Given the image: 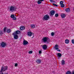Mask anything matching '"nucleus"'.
Listing matches in <instances>:
<instances>
[{
	"label": "nucleus",
	"instance_id": "nucleus-10",
	"mask_svg": "<svg viewBox=\"0 0 74 74\" xmlns=\"http://www.w3.org/2000/svg\"><path fill=\"white\" fill-rule=\"evenodd\" d=\"M50 14L51 16H52V15H53L55 14V11L53 10H51L50 12Z\"/></svg>",
	"mask_w": 74,
	"mask_h": 74
},
{
	"label": "nucleus",
	"instance_id": "nucleus-39",
	"mask_svg": "<svg viewBox=\"0 0 74 74\" xmlns=\"http://www.w3.org/2000/svg\"><path fill=\"white\" fill-rule=\"evenodd\" d=\"M72 74H74V71H73L72 72Z\"/></svg>",
	"mask_w": 74,
	"mask_h": 74
},
{
	"label": "nucleus",
	"instance_id": "nucleus-36",
	"mask_svg": "<svg viewBox=\"0 0 74 74\" xmlns=\"http://www.w3.org/2000/svg\"><path fill=\"white\" fill-rule=\"evenodd\" d=\"M50 2H51V3H53V2H54L53 1V0H50Z\"/></svg>",
	"mask_w": 74,
	"mask_h": 74
},
{
	"label": "nucleus",
	"instance_id": "nucleus-17",
	"mask_svg": "<svg viewBox=\"0 0 74 74\" xmlns=\"http://www.w3.org/2000/svg\"><path fill=\"white\" fill-rule=\"evenodd\" d=\"M21 34V32L19 30L16 31L15 32L16 34Z\"/></svg>",
	"mask_w": 74,
	"mask_h": 74
},
{
	"label": "nucleus",
	"instance_id": "nucleus-35",
	"mask_svg": "<svg viewBox=\"0 0 74 74\" xmlns=\"http://www.w3.org/2000/svg\"><path fill=\"white\" fill-rule=\"evenodd\" d=\"M41 53H42V52H41V51H39V54H41Z\"/></svg>",
	"mask_w": 74,
	"mask_h": 74
},
{
	"label": "nucleus",
	"instance_id": "nucleus-16",
	"mask_svg": "<svg viewBox=\"0 0 74 74\" xmlns=\"http://www.w3.org/2000/svg\"><path fill=\"white\" fill-rule=\"evenodd\" d=\"M41 60L38 59L36 60V62L37 63H40L41 62Z\"/></svg>",
	"mask_w": 74,
	"mask_h": 74
},
{
	"label": "nucleus",
	"instance_id": "nucleus-32",
	"mask_svg": "<svg viewBox=\"0 0 74 74\" xmlns=\"http://www.w3.org/2000/svg\"><path fill=\"white\" fill-rule=\"evenodd\" d=\"M14 66L15 67H17V66H18V64H17V63L15 64Z\"/></svg>",
	"mask_w": 74,
	"mask_h": 74
},
{
	"label": "nucleus",
	"instance_id": "nucleus-9",
	"mask_svg": "<svg viewBox=\"0 0 74 74\" xmlns=\"http://www.w3.org/2000/svg\"><path fill=\"white\" fill-rule=\"evenodd\" d=\"M44 50H46L47 48V46L45 45L41 46Z\"/></svg>",
	"mask_w": 74,
	"mask_h": 74
},
{
	"label": "nucleus",
	"instance_id": "nucleus-25",
	"mask_svg": "<svg viewBox=\"0 0 74 74\" xmlns=\"http://www.w3.org/2000/svg\"><path fill=\"white\" fill-rule=\"evenodd\" d=\"M28 53H29V54H30L31 53H33V51H29V52H28Z\"/></svg>",
	"mask_w": 74,
	"mask_h": 74
},
{
	"label": "nucleus",
	"instance_id": "nucleus-8",
	"mask_svg": "<svg viewBox=\"0 0 74 74\" xmlns=\"http://www.w3.org/2000/svg\"><path fill=\"white\" fill-rule=\"evenodd\" d=\"M1 45L2 47H4L6 45V43L4 42H2L1 44Z\"/></svg>",
	"mask_w": 74,
	"mask_h": 74
},
{
	"label": "nucleus",
	"instance_id": "nucleus-21",
	"mask_svg": "<svg viewBox=\"0 0 74 74\" xmlns=\"http://www.w3.org/2000/svg\"><path fill=\"white\" fill-rule=\"evenodd\" d=\"M66 74H71V72L70 71H68L66 72Z\"/></svg>",
	"mask_w": 74,
	"mask_h": 74
},
{
	"label": "nucleus",
	"instance_id": "nucleus-28",
	"mask_svg": "<svg viewBox=\"0 0 74 74\" xmlns=\"http://www.w3.org/2000/svg\"><path fill=\"white\" fill-rule=\"evenodd\" d=\"M61 7H64V5L63 4H62V5H61Z\"/></svg>",
	"mask_w": 74,
	"mask_h": 74
},
{
	"label": "nucleus",
	"instance_id": "nucleus-11",
	"mask_svg": "<svg viewBox=\"0 0 74 74\" xmlns=\"http://www.w3.org/2000/svg\"><path fill=\"white\" fill-rule=\"evenodd\" d=\"M27 34L29 36H32V32L31 31H29L27 32Z\"/></svg>",
	"mask_w": 74,
	"mask_h": 74
},
{
	"label": "nucleus",
	"instance_id": "nucleus-27",
	"mask_svg": "<svg viewBox=\"0 0 74 74\" xmlns=\"http://www.w3.org/2000/svg\"><path fill=\"white\" fill-rule=\"evenodd\" d=\"M55 16L56 17H58V16H59V14H56L55 15Z\"/></svg>",
	"mask_w": 74,
	"mask_h": 74
},
{
	"label": "nucleus",
	"instance_id": "nucleus-24",
	"mask_svg": "<svg viewBox=\"0 0 74 74\" xmlns=\"http://www.w3.org/2000/svg\"><path fill=\"white\" fill-rule=\"evenodd\" d=\"M7 29L6 27H5V28H4L3 29V32L4 33H5L6 31V29Z\"/></svg>",
	"mask_w": 74,
	"mask_h": 74
},
{
	"label": "nucleus",
	"instance_id": "nucleus-7",
	"mask_svg": "<svg viewBox=\"0 0 74 74\" xmlns=\"http://www.w3.org/2000/svg\"><path fill=\"white\" fill-rule=\"evenodd\" d=\"M11 18H12L13 20H16V18L15 17V15L14 14H12L10 16Z\"/></svg>",
	"mask_w": 74,
	"mask_h": 74
},
{
	"label": "nucleus",
	"instance_id": "nucleus-31",
	"mask_svg": "<svg viewBox=\"0 0 74 74\" xmlns=\"http://www.w3.org/2000/svg\"><path fill=\"white\" fill-rule=\"evenodd\" d=\"M53 5H54V6H55L56 7H58V5L55 4L53 3Z\"/></svg>",
	"mask_w": 74,
	"mask_h": 74
},
{
	"label": "nucleus",
	"instance_id": "nucleus-6",
	"mask_svg": "<svg viewBox=\"0 0 74 74\" xmlns=\"http://www.w3.org/2000/svg\"><path fill=\"white\" fill-rule=\"evenodd\" d=\"M13 35H14V38L15 39H18V35L15 34V32H14L13 34Z\"/></svg>",
	"mask_w": 74,
	"mask_h": 74
},
{
	"label": "nucleus",
	"instance_id": "nucleus-14",
	"mask_svg": "<svg viewBox=\"0 0 74 74\" xmlns=\"http://www.w3.org/2000/svg\"><path fill=\"white\" fill-rule=\"evenodd\" d=\"M28 44V42L26 40H24L23 42V45H27Z\"/></svg>",
	"mask_w": 74,
	"mask_h": 74
},
{
	"label": "nucleus",
	"instance_id": "nucleus-4",
	"mask_svg": "<svg viewBox=\"0 0 74 74\" xmlns=\"http://www.w3.org/2000/svg\"><path fill=\"white\" fill-rule=\"evenodd\" d=\"M49 18V15H46L44 16L42 19L43 21H47V20H48Z\"/></svg>",
	"mask_w": 74,
	"mask_h": 74
},
{
	"label": "nucleus",
	"instance_id": "nucleus-2",
	"mask_svg": "<svg viewBox=\"0 0 74 74\" xmlns=\"http://www.w3.org/2000/svg\"><path fill=\"white\" fill-rule=\"evenodd\" d=\"M8 70V66H6L4 67L2 66L1 70L0 71V73H2L3 71H4L5 70Z\"/></svg>",
	"mask_w": 74,
	"mask_h": 74
},
{
	"label": "nucleus",
	"instance_id": "nucleus-13",
	"mask_svg": "<svg viewBox=\"0 0 74 74\" xmlns=\"http://www.w3.org/2000/svg\"><path fill=\"white\" fill-rule=\"evenodd\" d=\"M57 57H58V59L60 58L61 56H62V54L60 53H58L57 54Z\"/></svg>",
	"mask_w": 74,
	"mask_h": 74
},
{
	"label": "nucleus",
	"instance_id": "nucleus-23",
	"mask_svg": "<svg viewBox=\"0 0 74 74\" xmlns=\"http://www.w3.org/2000/svg\"><path fill=\"white\" fill-rule=\"evenodd\" d=\"M70 8H68V9H67L66 10V12H69V11H70Z\"/></svg>",
	"mask_w": 74,
	"mask_h": 74
},
{
	"label": "nucleus",
	"instance_id": "nucleus-30",
	"mask_svg": "<svg viewBox=\"0 0 74 74\" xmlns=\"http://www.w3.org/2000/svg\"><path fill=\"white\" fill-rule=\"evenodd\" d=\"M63 2L62 1H60V4L61 5L62 4H63Z\"/></svg>",
	"mask_w": 74,
	"mask_h": 74
},
{
	"label": "nucleus",
	"instance_id": "nucleus-33",
	"mask_svg": "<svg viewBox=\"0 0 74 74\" xmlns=\"http://www.w3.org/2000/svg\"><path fill=\"white\" fill-rule=\"evenodd\" d=\"M51 35L52 36H53V35H54V33H53V32L51 33Z\"/></svg>",
	"mask_w": 74,
	"mask_h": 74
},
{
	"label": "nucleus",
	"instance_id": "nucleus-1",
	"mask_svg": "<svg viewBox=\"0 0 74 74\" xmlns=\"http://www.w3.org/2000/svg\"><path fill=\"white\" fill-rule=\"evenodd\" d=\"M16 8L15 7L13 6H12L10 7L9 8L10 11L11 12H13L14 11H16Z\"/></svg>",
	"mask_w": 74,
	"mask_h": 74
},
{
	"label": "nucleus",
	"instance_id": "nucleus-3",
	"mask_svg": "<svg viewBox=\"0 0 74 74\" xmlns=\"http://www.w3.org/2000/svg\"><path fill=\"white\" fill-rule=\"evenodd\" d=\"M48 40V38L47 37H45L43 38L42 40V42H47Z\"/></svg>",
	"mask_w": 74,
	"mask_h": 74
},
{
	"label": "nucleus",
	"instance_id": "nucleus-22",
	"mask_svg": "<svg viewBox=\"0 0 74 74\" xmlns=\"http://www.w3.org/2000/svg\"><path fill=\"white\" fill-rule=\"evenodd\" d=\"M65 64V63H64V60H62V65H64Z\"/></svg>",
	"mask_w": 74,
	"mask_h": 74
},
{
	"label": "nucleus",
	"instance_id": "nucleus-18",
	"mask_svg": "<svg viewBox=\"0 0 74 74\" xmlns=\"http://www.w3.org/2000/svg\"><path fill=\"white\" fill-rule=\"evenodd\" d=\"M65 42L66 44H69V40L67 39H66L65 40Z\"/></svg>",
	"mask_w": 74,
	"mask_h": 74
},
{
	"label": "nucleus",
	"instance_id": "nucleus-26",
	"mask_svg": "<svg viewBox=\"0 0 74 74\" xmlns=\"http://www.w3.org/2000/svg\"><path fill=\"white\" fill-rule=\"evenodd\" d=\"M41 1L40 0H39L38 1V4H41Z\"/></svg>",
	"mask_w": 74,
	"mask_h": 74
},
{
	"label": "nucleus",
	"instance_id": "nucleus-20",
	"mask_svg": "<svg viewBox=\"0 0 74 74\" xmlns=\"http://www.w3.org/2000/svg\"><path fill=\"white\" fill-rule=\"evenodd\" d=\"M11 32V30L10 29H8L7 30V33H10Z\"/></svg>",
	"mask_w": 74,
	"mask_h": 74
},
{
	"label": "nucleus",
	"instance_id": "nucleus-38",
	"mask_svg": "<svg viewBox=\"0 0 74 74\" xmlns=\"http://www.w3.org/2000/svg\"><path fill=\"white\" fill-rule=\"evenodd\" d=\"M41 1H43L44 0H40Z\"/></svg>",
	"mask_w": 74,
	"mask_h": 74
},
{
	"label": "nucleus",
	"instance_id": "nucleus-29",
	"mask_svg": "<svg viewBox=\"0 0 74 74\" xmlns=\"http://www.w3.org/2000/svg\"><path fill=\"white\" fill-rule=\"evenodd\" d=\"M71 42L72 44H74V39H73L71 40Z\"/></svg>",
	"mask_w": 74,
	"mask_h": 74
},
{
	"label": "nucleus",
	"instance_id": "nucleus-15",
	"mask_svg": "<svg viewBox=\"0 0 74 74\" xmlns=\"http://www.w3.org/2000/svg\"><path fill=\"white\" fill-rule=\"evenodd\" d=\"M20 30H25V27L24 26H21L20 28Z\"/></svg>",
	"mask_w": 74,
	"mask_h": 74
},
{
	"label": "nucleus",
	"instance_id": "nucleus-34",
	"mask_svg": "<svg viewBox=\"0 0 74 74\" xmlns=\"http://www.w3.org/2000/svg\"><path fill=\"white\" fill-rule=\"evenodd\" d=\"M0 74H8L7 73H5V74H4L2 72H0Z\"/></svg>",
	"mask_w": 74,
	"mask_h": 74
},
{
	"label": "nucleus",
	"instance_id": "nucleus-19",
	"mask_svg": "<svg viewBox=\"0 0 74 74\" xmlns=\"http://www.w3.org/2000/svg\"><path fill=\"white\" fill-rule=\"evenodd\" d=\"M35 27H36V26L34 25H31V28H32V29H34V28H35Z\"/></svg>",
	"mask_w": 74,
	"mask_h": 74
},
{
	"label": "nucleus",
	"instance_id": "nucleus-5",
	"mask_svg": "<svg viewBox=\"0 0 74 74\" xmlns=\"http://www.w3.org/2000/svg\"><path fill=\"white\" fill-rule=\"evenodd\" d=\"M54 48L55 49H56V50H57V51H58L60 52V50L59 49V46L58 45H55Z\"/></svg>",
	"mask_w": 74,
	"mask_h": 74
},
{
	"label": "nucleus",
	"instance_id": "nucleus-37",
	"mask_svg": "<svg viewBox=\"0 0 74 74\" xmlns=\"http://www.w3.org/2000/svg\"><path fill=\"white\" fill-rule=\"evenodd\" d=\"M2 32H3V31H0V34H2Z\"/></svg>",
	"mask_w": 74,
	"mask_h": 74
},
{
	"label": "nucleus",
	"instance_id": "nucleus-12",
	"mask_svg": "<svg viewBox=\"0 0 74 74\" xmlns=\"http://www.w3.org/2000/svg\"><path fill=\"white\" fill-rule=\"evenodd\" d=\"M61 16L62 18H64L66 17V15L64 13H62L61 14Z\"/></svg>",
	"mask_w": 74,
	"mask_h": 74
}]
</instances>
